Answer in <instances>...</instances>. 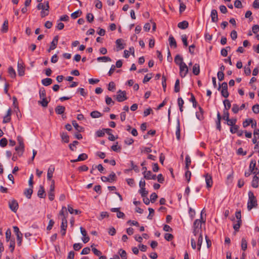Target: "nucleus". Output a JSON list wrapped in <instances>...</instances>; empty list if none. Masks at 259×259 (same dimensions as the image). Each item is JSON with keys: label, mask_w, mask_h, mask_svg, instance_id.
Here are the masks:
<instances>
[{"label": "nucleus", "mask_w": 259, "mask_h": 259, "mask_svg": "<svg viewBox=\"0 0 259 259\" xmlns=\"http://www.w3.org/2000/svg\"><path fill=\"white\" fill-rule=\"evenodd\" d=\"M36 8L38 10H41L40 16L42 18L49 15L50 6L48 1H45L44 3H39Z\"/></svg>", "instance_id": "1"}, {"label": "nucleus", "mask_w": 259, "mask_h": 259, "mask_svg": "<svg viewBox=\"0 0 259 259\" xmlns=\"http://www.w3.org/2000/svg\"><path fill=\"white\" fill-rule=\"evenodd\" d=\"M257 205V200L252 191L248 192V200L247 202V209L250 210L252 208L256 207Z\"/></svg>", "instance_id": "2"}, {"label": "nucleus", "mask_w": 259, "mask_h": 259, "mask_svg": "<svg viewBox=\"0 0 259 259\" xmlns=\"http://www.w3.org/2000/svg\"><path fill=\"white\" fill-rule=\"evenodd\" d=\"M116 99L118 102H121L127 99V97L126 96L125 91H122L121 90H119L117 92V95L116 96Z\"/></svg>", "instance_id": "3"}, {"label": "nucleus", "mask_w": 259, "mask_h": 259, "mask_svg": "<svg viewBox=\"0 0 259 259\" xmlns=\"http://www.w3.org/2000/svg\"><path fill=\"white\" fill-rule=\"evenodd\" d=\"M203 177L205 178L206 188L207 189H210L213 185V181L211 175L207 173L205 174Z\"/></svg>", "instance_id": "4"}, {"label": "nucleus", "mask_w": 259, "mask_h": 259, "mask_svg": "<svg viewBox=\"0 0 259 259\" xmlns=\"http://www.w3.org/2000/svg\"><path fill=\"white\" fill-rule=\"evenodd\" d=\"M180 75L182 77H184L188 72V67L185 63L179 66Z\"/></svg>", "instance_id": "5"}, {"label": "nucleus", "mask_w": 259, "mask_h": 259, "mask_svg": "<svg viewBox=\"0 0 259 259\" xmlns=\"http://www.w3.org/2000/svg\"><path fill=\"white\" fill-rule=\"evenodd\" d=\"M116 179V176L114 172H112L108 177L103 176L101 177V180L103 182H112L115 181Z\"/></svg>", "instance_id": "6"}, {"label": "nucleus", "mask_w": 259, "mask_h": 259, "mask_svg": "<svg viewBox=\"0 0 259 259\" xmlns=\"http://www.w3.org/2000/svg\"><path fill=\"white\" fill-rule=\"evenodd\" d=\"M9 206L12 211L16 212L18 208V203L16 200L13 199L9 201Z\"/></svg>", "instance_id": "7"}, {"label": "nucleus", "mask_w": 259, "mask_h": 259, "mask_svg": "<svg viewBox=\"0 0 259 259\" xmlns=\"http://www.w3.org/2000/svg\"><path fill=\"white\" fill-rule=\"evenodd\" d=\"M144 177L146 180H155L156 178V175H153L151 171H144L143 172Z\"/></svg>", "instance_id": "8"}, {"label": "nucleus", "mask_w": 259, "mask_h": 259, "mask_svg": "<svg viewBox=\"0 0 259 259\" xmlns=\"http://www.w3.org/2000/svg\"><path fill=\"white\" fill-rule=\"evenodd\" d=\"M17 71L18 75L20 76H23L25 74V68L23 63H21L19 61L17 64Z\"/></svg>", "instance_id": "9"}, {"label": "nucleus", "mask_w": 259, "mask_h": 259, "mask_svg": "<svg viewBox=\"0 0 259 259\" xmlns=\"http://www.w3.org/2000/svg\"><path fill=\"white\" fill-rule=\"evenodd\" d=\"M210 17L212 22H217L218 21V12L216 10H211Z\"/></svg>", "instance_id": "10"}, {"label": "nucleus", "mask_w": 259, "mask_h": 259, "mask_svg": "<svg viewBox=\"0 0 259 259\" xmlns=\"http://www.w3.org/2000/svg\"><path fill=\"white\" fill-rule=\"evenodd\" d=\"M205 220L201 221L199 219L196 220L193 223V228L201 229L202 222L205 223Z\"/></svg>", "instance_id": "11"}, {"label": "nucleus", "mask_w": 259, "mask_h": 259, "mask_svg": "<svg viewBox=\"0 0 259 259\" xmlns=\"http://www.w3.org/2000/svg\"><path fill=\"white\" fill-rule=\"evenodd\" d=\"M65 107L63 106L58 105L55 108V112L57 114H62L64 113Z\"/></svg>", "instance_id": "12"}, {"label": "nucleus", "mask_w": 259, "mask_h": 259, "mask_svg": "<svg viewBox=\"0 0 259 259\" xmlns=\"http://www.w3.org/2000/svg\"><path fill=\"white\" fill-rule=\"evenodd\" d=\"M198 109H199V111H198L196 113V116L199 120H201L204 118V117L203 115V110L200 106H199Z\"/></svg>", "instance_id": "13"}, {"label": "nucleus", "mask_w": 259, "mask_h": 259, "mask_svg": "<svg viewBox=\"0 0 259 259\" xmlns=\"http://www.w3.org/2000/svg\"><path fill=\"white\" fill-rule=\"evenodd\" d=\"M175 62L176 64L179 66L185 63L183 62V58L179 55H177L175 58Z\"/></svg>", "instance_id": "14"}, {"label": "nucleus", "mask_w": 259, "mask_h": 259, "mask_svg": "<svg viewBox=\"0 0 259 259\" xmlns=\"http://www.w3.org/2000/svg\"><path fill=\"white\" fill-rule=\"evenodd\" d=\"M37 196L41 198H45L46 196L45 191L43 186H40L39 189L37 192Z\"/></svg>", "instance_id": "15"}, {"label": "nucleus", "mask_w": 259, "mask_h": 259, "mask_svg": "<svg viewBox=\"0 0 259 259\" xmlns=\"http://www.w3.org/2000/svg\"><path fill=\"white\" fill-rule=\"evenodd\" d=\"M192 71L194 75H197L200 73V66L198 64H195L192 68Z\"/></svg>", "instance_id": "16"}, {"label": "nucleus", "mask_w": 259, "mask_h": 259, "mask_svg": "<svg viewBox=\"0 0 259 259\" xmlns=\"http://www.w3.org/2000/svg\"><path fill=\"white\" fill-rule=\"evenodd\" d=\"M189 23L187 21H183L178 23V27L182 29H185L188 28Z\"/></svg>", "instance_id": "17"}, {"label": "nucleus", "mask_w": 259, "mask_h": 259, "mask_svg": "<svg viewBox=\"0 0 259 259\" xmlns=\"http://www.w3.org/2000/svg\"><path fill=\"white\" fill-rule=\"evenodd\" d=\"M169 46L171 47H174L176 48L177 46V42L175 39V38L172 36L170 35L168 38Z\"/></svg>", "instance_id": "18"}, {"label": "nucleus", "mask_w": 259, "mask_h": 259, "mask_svg": "<svg viewBox=\"0 0 259 259\" xmlns=\"http://www.w3.org/2000/svg\"><path fill=\"white\" fill-rule=\"evenodd\" d=\"M257 175H255L251 182V186L252 187L256 188L258 187V180Z\"/></svg>", "instance_id": "19"}, {"label": "nucleus", "mask_w": 259, "mask_h": 259, "mask_svg": "<svg viewBox=\"0 0 259 259\" xmlns=\"http://www.w3.org/2000/svg\"><path fill=\"white\" fill-rule=\"evenodd\" d=\"M255 165H256V161L254 160H252L250 161V165H249V170L251 172H252L253 174H256L255 171H254V170L255 169L257 170V168H255Z\"/></svg>", "instance_id": "20"}, {"label": "nucleus", "mask_w": 259, "mask_h": 259, "mask_svg": "<svg viewBox=\"0 0 259 259\" xmlns=\"http://www.w3.org/2000/svg\"><path fill=\"white\" fill-rule=\"evenodd\" d=\"M61 137L62 141L64 143H67L69 141V137L66 133H61Z\"/></svg>", "instance_id": "21"}, {"label": "nucleus", "mask_w": 259, "mask_h": 259, "mask_svg": "<svg viewBox=\"0 0 259 259\" xmlns=\"http://www.w3.org/2000/svg\"><path fill=\"white\" fill-rule=\"evenodd\" d=\"M222 119V117L219 112H218L217 114V121H216L217 128L219 131H221V120Z\"/></svg>", "instance_id": "22"}, {"label": "nucleus", "mask_w": 259, "mask_h": 259, "mask_svg": "<svg viewBox=\"0 0 259 259\" xmlns=\"http://www.w3.org/2000/svg\"><path fill=\"white\" fill-rule=\"evenodd\" d=\"M52 79L50 78H46L45 79H42L41 83L42 84L45 86H48L52 84Z\"/></svg>", "instance_id": "23"}, {"label": "nucleus", "mask_w": 259, "mask_h": 259, "mask_svg": "<svg viewBox=\"0 0 259 259\" xmlns=\"http://www.w3.org/2000/svg\"><path fill=\"white\" fill-rule=\"evenodd\" d=\"M90 115L92 118H96L101 117L102 114L98 111H94L90 113Z\"/></svg>", "instance_id": "24"}, {"label": "nucleus", "mask_w": 259, "mask_h": 259, "mask_svg": "<svg viewBox=\"0 0 259 259\" xmlns=\"http://www.w3.org/2000/svg\"><path fill=\"white\" fill-rule=\"evenodd\" d=\"M55 168L54 167H49L48 170L47 174V179L48 180H51L52 178L53 177V172L54 171Z\"/></svg>", "instance_id": "25"}, {"label": "nucleus", "mask_w": 259, "mask_h": 259, "mask_svg": "<svg viewBox=\"0 0 259 259\" xmlns=\"http://www.w3.org/2000/svg\"><path fill=\"white\" fill-rule=\"evenodd\" d=\"M81 14H82L81 11L80 10H78L72 13L71 14V17L72 19H75L79 17V16H80Z\"/></svg>", "instance_id": "26"}, {"label": "nucleus", "mask_w": 259, "mask_h": 259, "mask_svg": "<svg viewBox=\"0 0 259 259\" xmlns=\"http://www.w3.org/2000/svg\"><path fill=\"white\" fill-rule=\"evenodd\" d=\"M8 73L9 75L13 78L16 77V72L14 68L12 66H10L8 68Z\"/></svg>", "instance_id": "27"}, {"label": "nucleus", "mask_w": 259, "mask_h": 259, "mask_svg": "<svg viewBox=\"0 0 259 259\" xmlns=\"http://www.w3.org/2000/svg\"><path fill=\"white\" fill-rule=\"evenodd\" d=\"M32 192H33L32 188L30 187L29 188L27 189L25 191L24 194L27 198H28V199H30L31 198Z\"/></svg>", "instance_id": "28"}, {"label": "nucleus", "mask_w": 259, "mask_h": 259, "mask_svg": "<svg viewBox=\"0 0 259 259\" xmlns=\"http://www.w3.org/2000/svg\"><path fill=\"white\" fill-rule=\"evenodd\" d=\"M58 39H59L58 36V35L55 36L54 37L51 43V46L52 48H53L54 49L56 48V47L57 46L58 41Z\"/></svg>", "instance_id": "29"}, {"label": "nucleus", "mask_w": 259, "mask_h": 259, "mask_svg": "<svg viewBox=\"0 0 259 259\" xmlns=\"http://www.w3.org/2000/svg\"><path fill=\"white\" fill-rule=\"evenodd\" d=\"M15 150L17 152L19 156H21L24 151V146H23V147H21V146L19 145V146L15 147Z\"/></svg>", "instance_id": "30"}, {"label": "nucleus", "mask_w": 259, "mask_h": 259, "mask_svg": "<svg viewBox=\"0 0 259 259\" xmlns=\"http://www.w3.org/2000/svg\"><path fill=\"white\" fill-rule=\"evenodd\" d=\"M8 30V20H6L3 25L1 31L4 32L6 33Z\"/></svg>", "instance_id": "31"}, {"label": "nucleus", "mask_w": 259, "mask_h": 259, "mask_svg": "<svg viewBox=\"0 0 259 259\" xmlns=\"http://www.w3.org/2000/svg\"><path fill=\"white\" fill-rule=\"evenodd\" d=\"M67 217H64L62 218V223L61 225V229H67Z\"/></svg>", "instance_id": "32"}, {"label": "nucleus", "mask_w": 259, "mask_h": 259, "mask_svg": "<svg viewBox=\"0 0 259 259\" xmlns=\"http://www.w3.org/2000/svg\"><path fill=\"white\" fill-rule=\"evenodd\" d=\"M176 135V137H177V139H178V140H180L181 136H180V124L179 121H178V124L177 125Z\"/></svg>", "instance_id": "33"}, {"label": "nucleus", "mask_w": 259, "mask_h": 259, "mask_svg": "<svg viewBox=\"0 0 259 259\" xmlns=\"http://www.w3.org/2000/svg\"><path fill=\"white\" fill-rule=\"evenodd\" d=\"M225 108L224 110H228L231 106V103L229 100L226 99L223 101Z\"/></svg>", "instance_id": "34"}, {"label": "nucleus", "mask_w": 259, "mask_h": 259, "mask_svg": "<svg viewBox=\"0 0 259 259\" xmlns=\"http://www.w3.org/2000/svg\"><path fill=\"white\" fill-rule=\"evenodd\" d=\"M68 210L71 214H78L81 212L79 210L74 209L70 205H68Z\"/></svg>", "instance_id": "35"}, {"label": "nucleus", "mask_w": 259, "mask_h": 259, "mask_svg": "<svg viewBox=\"0 0 259 259\" xmlns=\"http://www.w3.org/2000/svg\"><path fill=\"white\" fill-rule=\"evenodd\" d=\"M116 44L117 48L119 50H122L124 48L123 45L122 43V39H117L116 40Z\"/></svg>", "instance_id": "36"}, {"label": "nucleus", "mask_w": 259, "mask_h": 259, "mask_svg": "<svg viewBox=\"0 0 259 259\" xmlns=\"http://www.w3.org/2000/svg\"><path fill=\"white\" fill-rule=\"evenodd\" d=\"M203 240V237L202 234H199V236L198 237V241H197V246H198V250H200L201 248V246L202 245Z\"/></svg>", "instance_id": "37"}, {"label": "nucleus", "mask_w": 259, "mask_h": 259, "mask_svg": "<svg viewBox=\"0 0 259 259\" xmlns=\"http://www.w3.org/2000/svg\"><path fill=\"white\" fill-rule=\"evenodd\" d=\"M59 215L62 216V218L64 217H67L68 215V213L66 212V208L65 206H63L61 210L59 212Z\"/></svg>", "instance_id": "38"}, {"label": "nucleus", "mask_w": 259, "mask_h": 259, "mask_svg": "<svg viewBox=\"0 0 259 259\" xmlns=\"http://www.w3.org/2000/svg\"><path fill=\"white\" fill-rule=\"evenodd\" d=\"M98 61H102L103 62H110L111 59L110 57L107 56L99 57L97 58Z\"/></svg>", "instance_id": "39"}, {"label": "nucleus", "mask_w": 259, "mask_h": 259, "mask_svg": "<svg viewBox=\"0 0 259 259\" xmlns=\"http://www.w3.org/2000/svg\"><path fill=\"white\" fill-rule=\"evenodd\" d=\"M118 252L122 259H127V254L124 250L120 249Z\"/></svg>", "instance_id": "40"}, {"label": "nucleus", "mask_w": 259, "mask_h": 259, "mask_svg": "<svg viewBox=\"0 0 259 259\" xmlns=\"http://www.w3.org/2000/svg\"><path fill=\"white\" fill-rule=\"evenodd\" d=\"M72 125H73V126L75 127V128L78 132H81L82 130L83 129V127L79 126L76 121H75V120L72 121Z\"/></svg>", "instance_id": "41"}, {"label": "nucleus", "mask_w": 259, "mask_h": 259, "mask_svg": "<svg viewBox=\"0 0 259 259\" xmlns=\"http://www.w3.org/2000/svg\"><path fill=\"white\" fill-rule=\"evenodd\" d=\"M180 80L179 79H177L176 81L174 91L176 93H178L180 92Z\"/></svg>", "instance_id": "42"}, {"label": "nucleus", "mask_w": 259, "mask_h": 259, "mask_svg": "<svg viewBox=\"0 0 259 259\" xmlns=\"http://www.w3.org/2000/svg\"><path fill=\"white\" fill-rule=\"evenodd\" d=\"M185 162H186V166L185 168L186 169H189V166L191 162V160L189 155H187L185 158Z\"/></svg>", "instance_id": "43"}, {"label": "nucleus", "mask_w": 259, "mask_h": 259, "mask_svg": "<svg viewBox=\"0 0 259 259\" xmlns=\"http://www.w3.org/2000/svg\"><path fill=\"white\" fill-rule=\"evenodd\" d=\"M247 248V241L244 239L242 238L241 240V248L243 250L245 251Z\"/></svg>", "instance_id": "44"}, {"label": "nucleus", "mask_w": 259, "mask_h": 259, "mask_svg": "<svg viewBox=\"0 0 259 259\" xmlns=\"http://www.w3.org/2000/svg\"><path fill=\"white\" fill-rule=\"evenodd\" d=\"M16 236H17V244L18 246H21V244H22V242L23 235L21 233H19V234L16 235Z\"/></svg>", "instance_id": "45"}, {"label": "nucleus", "mask_w": 259, "mask_h": 259, "mask_svg": "<svg viewBox=\"0 0 259 259\" xmlns=\"http://www.w3.org/2000/svg\"><path fill=\"white\" fill-rule=\"evenodd\" d=\"M41 101H39L38 103L40 104L42 107H46L48 106L49 102L47 100L46 98H41Z\"/></svg>", "instance_id": "46"}, {"label": "nucleus", "mask_w": 259, "mask_h": 259, "mask_svg": "<svg viewBox=\"0 0 259 259\" xmlns=\"http://www.w3.org/2000/svg\"><path fill=\"white\" fill-rule=\"evenodd\" d=\"M179 2L180 3L179 11L180 13H182L185 10L186 7V5L181 0H179Z\"/></svg>", "instance_id": "47"}, {"label": "nucleus", "mask_w": 259, "mask_h": 259, "mask_svg": "<svg viewBox=\"0 0 259 259\" xmlns=\"http://www.w3.org/2000/svg\"><path fill=\"white\" fill-rule=\"evenodd\" d=\"M227 124L229 126H233L235 125L237 119L236 118H232V119H229L227 120Z\"/></svg>", "instance_id": "48"}, {"label": "nucleus", "mask_w": 259, "mask_h": 259, "mask_svg": "<svg viewBox=\"0 0 259 259\" xmlns=\"http://www.w3.org/2000/svg\"><path fill=\"white\" fill-rule=\"evenodd\" d=\"M88 158V155L85 153H82L78 156L77 160L83 161L85 160Z\"/></svg>", "instance_id": "49"}, {"label": "nucleus", "mask_w": 259, "mask_h": 259, "mask_svg": "<svg viewBox=\"0 0 259 259\" xmlns=\"http://www.w3.org/2000/svg\"><path fill=\"white\" fill-rule=\"evenodd\" d=\"M139 193L142 197H146L148 194V191L146 190L145 188L140 189Z\"/></svg>", "instance_id": "50"}, {"label": "nucleus", "mask_w": 259, "mask_h": 259, "mask_svg": "<svg viewBox=\"0 0 259 259\" xmlns=\"http://www.w3.org/2000/svg\"><path fill=\"white\" fill-rule=\"evenodd\" d=\"M86 18L89 22L91 23L94 21V17L93 14L88 13L87 15Z\"/></svg>", "instance_id": "51"}, {"label": "nucleus", "mask_w": 259, "mask_h": 259, "mask_svg": "<svg viewBox=\"0 0 259 259\" xmlns=\"http://www.w3.org/2000/svg\"><path fill=\"white\" fill-rule=\"evenodd\" d=\"M185 177L188 182H189L191 179V172L189 169H186Z\"/></svg>", "instance_id": "52"}, {"label": "nucleus", "mask_w": 259, "mask_h": 259, "mask_svg": "<svg viewBox=\"0 0 259 259\" xmlns=\"http://www.w3.org/2000/svg\"><path fill=\"white\" fill-rule=\"evenodd\" d=\"M239 127V126L236 124L232 126L230 128V132L232 134L237 133L238 131Z\"/></svg>", "instance_id": "53"}, {"label": "nucleus", "mask_w": 259, "mask_h": 259, "mask_svg": "<svg viewBox=\"0 0 259 259\" xmlns=\"http://www.w3.org/2000/svg\"><path fill=\"white\" fill-rule=\"evenodd\" d=\"M223 119L226 121L229 119V113L228 110H224Z\"/></svg>", "instance_id": "54"}, {"label": "nucleus", "mask_w": 259, "mask_h": 259, "mask_svg": "<svg viewBox=\"0 0 259 259\" xmlns=\"http://www.w3.org/2000/svg\"><path fill=\"white\" fill-rule=\"evenodd\" d=\"M39 94L40 99L46 98V91L44 88L40 89Z\"/></svg>", "instance_id": "55"}, {"label": "nucleus", "mask_w": 259, "mask_h": 259, "mask_svg": "<svg viewBox=\"0 0 259 259\" xmlns=\"http://www.w3.org/2000/svg\"><path fill=\"white\" fill-rule=\"evenodd\" d=\"M17 140L19 145H20L21 147H23V146H24L23 138L21 136H17Z\"/></svg>", "instance_id": "56"}, {"label": "nucleus", "mask_w": 259, "mask_h": 259, "mask_svg": "<svg viewBox=\"0 0 259 259\" xmlns=\"http://www.w3.org/2000/svg\"><path fill=\"white\" fill-rule=\"evenodd\" d=\"M115 89V85L114 82H110L108 84V89L110 91H113Z\"/></svg>", "instance_id": "57"}, {"label": "nucleus", "mask_w": 259, "mask_h": 259, "mask_svg": "<svg viewBox=\"0 0 259 259\" xmlns=\"http://www.w3.org/2000/svg\"><path fill=\"white\" fill-rule=\"evenodd\" d=\"M8 143V141L6 138H3L0 140V146L2 147H5Z\"/></svg>", "instance_id": "58"}, {"label": "nucleus", "mask_w": 259, "mask_h": 259, "mask_svg": "<svg viewBox=\"0 0 259 259\" xmlns=\"http://www.w3.org/2000/svg\"><path fill=\"white\" fill-rule=\"evenodd\" d=\"M111 148L113 151H115V152L120 151V150L121 149L120 147L118 145L117 142L116 143V144L115 145L112 146Z\"/></svg>", "instance_id": "59"}, {"label": "nucleus", "mask_w": 259, "mask_h": 259, "mask_svg": "<svg viewBox=\"0 0 259 259\" xmlns=\"http://www.w3.org/2000/svg\"><path fill=\"white\" fill-rule=\"evenodd\" d=\"M227 49H228L229 50L231 49L230 47H227L226 49H222L221 51V54L223 56L226 57L228 55V50H227Z\"/></svg>", "instance_id": "60"}, {"label": "nucleus", "mask_w": 259, "mask_h": 259, "mask_svg": "<svg viewBox=\"0 0 259 259\" xmlns=\"http://www.w3.org/2000/svg\"><path fill=\"white\" fill-rule=\"evenodd\" d=\"M239 110V107L238 105H237L236 104H234L233 105L232 110L234 112V113H237Z\"/></svg>", "instance_id": "61"}, {"label": "nucleus", "mask_w": 259, "mask_h": 259, "mask_svg": "<svg viewBox=\"0 0 259 259\" xmlns=\"http://www.w3.org/2000/svg\"><path fill=\"white\" fill-rule=\"evenodd\" d=\"M105 102H106V103L108 105H109L110 104L113 105L114 104V101H113L112 98L108 96L106 97Z\"/></svg>", "instance_id": "62"}, {"label": "nucleus", "mask_w": 259, "mask_h": 259, "mask_svg": "<svg viewBox=\"0 0 259 259\" xmlns=\"http://www.w3.org/2000/svg\"><path fill=\"white\" fill-rule=\"evenodd\" d=\"M173 238H174V236L171 234L166 233L164 235V238L167 241H171L173 239Z\"/></svg>", "instance_id": "63"}, {"label": "nucleus", "mask_w": 259, "mask_h": 259, "mask_svg": "<svg viewBox=\"0 0 259 259\" xmlns=\"http://www.w3.org/2000/svg\"><path fill=\"white\" fill-rule=\"evenodd\" d=\"M253 112L255 113H259V105L258 104H255L252 106V108Z\"/></svg>", "instance_id": "64"}]
</instances>
